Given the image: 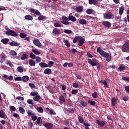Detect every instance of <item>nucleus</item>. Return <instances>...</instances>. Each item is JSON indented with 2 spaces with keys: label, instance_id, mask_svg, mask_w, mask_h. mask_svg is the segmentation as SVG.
Masks as SVG:
<instances>
[{
  "label": "nucleus",
  "instance_id": "f257e3e1",
  "mask_svg": "<svg viewBox=\"0 0 129 129\" xmlns=\"http://www.w3.org/2000/svg\"><path fill=\"white\" fill-rule=\"evenodd\" d=\"M31 13L34 14V15H36V16H39L38 17V20L39 21H42V20H46V18L44 16V15H41V13L39 12V11L35 9H31L30 10Z\"/></svg>",
  "mask_w": 129,
  "mask_h": 129
},
{
  "label": "nucleus",
  "instance_id": "f03ea898",
  "mask_svg": "<svg viewBox=\"0 0 129 129\" xmlns=\"http://www.w3.org/2000/svg\"><path fill=\"white\" fill-rule=\"evenodd\" d=\"M6 35L9 36H13V37H19V34L17 33L15 31L8 29V31L6 32Z\"/></svg>",
  "mask_w": 129,
  "mask_h": 129
},
{
  "label": "nucleus",
  "instance_id": "7ed1b4c3",
  "mask_svg": "<svg viewBox=\"0 0 129 129\" xmlns=\"http://www.w3.org/2000/svg\"><path fill=\"white\" fill-rule=\"evenodd\" d=\"M122 51L126 53H129V40L125 41L123 45Z\"/></svg>",
  "mask_w": 129,
  "mask_h": 129
},
{
  "label": "nucleus",
  "instance_id": "20e7f679",
  "mask_svg": "<svg viewBox=\"0 0 129 129\" xmlns=\"http://www.w3.org/2000/svg\"><path fill=\"white\" fill-rule=\"evenodd\" d=\"M102 57L103 58H106L107 62H110L111 61V54H109L107 52H105V51L102 54Z\"/></svg>",
  "mask_w": 129,
  "mask_h": 129
},
{
  "label": "nucleus",
  "instance_id": "39448f33",
  "mask_svg": "<svg viewBox=\"0 0 129 129\" xmlns=\"http://www.w3.org/2000/svg\"><path fill=\"white\" fill-rule=\"evenodd\" d=\"M88 63L90 64V65H92V66H97V60H96V58H92V60L91 59L89 58L88 59Z\"/></svg>",
  "mask_w": 129,
  "mask_h": 129
},
{
  "label": "nucleus",
  "instance_id": "423d86ee",
  "mask_svg": "<svg viewBox=\"0 0 129 129\" xmlns=\"http://www.w3.org/2000/svg\"><path fill=\"white\" fill-rule=\"evenodd\" d=\"M112 13L111 12H107L103 14V18L104 19H110L112 18Z\"/></svg>",
  "mask_w": 129,
  "mask_h": 129
},
{
  "label": "nucleus",
  "instance_id": "0eeeda50",
  "mask_svg": "<svg viewBox=\"0 0 129 129\" xmlns=\"http://www.w3.org/2000/svg\"><path fill=\"white\" fill-rule=\"evenodd\" d=\"M58 102L61 105H62V104L63 103H65V102H66V99H65V97L62 95H60L58 98Z\"/></svg>",
  "mask_w": 129,
  "mask_h": 129
},
{
  "label": "nucleus",
  "instance_id": "6e6552de",
  "mask_svg": "<svg viewBox=\"0 0 129 129\" xmlns=\"http://www.w3.org/2000/svg\"><path fill=\"white\" fill-rule=\"evenodd\" d=\"M78 42L79 46H83V44L85 43V39L82 37H79Z\"/></svg>",
  "mask_w": 129,
  "mask_h": 129
},
{
  "label": "nucleus",
  "instance_id": "1a4fd4ad",
  "mask_svg": "<svg viewBox=\"0 0 129 129\" xmlns=\"http://www.w3.org/2000/svg\"><path fill=\"white\" fill-rule=\"evenodd\" d=\"M43 125L47 129H52V128H53V123H49V122L44 123L43 124Z\"/></svg>",
  "mask_w": 129,
  "mask_h": 129
},
{
  "label": "nucleus",
  "instance_id": "9d476101",
  "mask_svg": "<svg viewBox=\"0 0 129 129\" xmlns=\"http://www.w3.org/2000/svg\"><path fill=\"white\" fill-rule=\"evenodd\" d=\"M33 44L35 45V46H37V47H39V48H41V42H40V41H39L38 39H34L33 41Z\"/></svg>",
  "mask_w": 129,
  "mask_h": 129
},
{
  "label": "nucleus",
  "instance_id": "9b49d317",
  "mask_svg": "<svg viewBox=\"0 0 129 129\" xmlns=\"http://www.w3.org/2000/svg\"><path fill=\"white\" fill-rule=\"evenodd\" d=\"M102 25H103L104 27H106V28H110V27H111V23L108 21H103Z\"/></svg>",
  "mask_w": 129,
  "mask_h": 129
},
{
  "label": "nucleus",
  "instance_id": "f8f14e48",
  "mask_svg": "<svg viewBox=\"0 0 129 129\" xmlns=\"http://www.w3.org/2000/svg\"><path fill=\"white\" fill-rule=\"evenodd\" d=\"M96 122L99 126L102 127L104 126V124H105V122L104 121H100L99 120H97Z\"/></svg>",
  "mask_w": 129,
  "mask_h": 129
},
{
  "label": "nucleus",
  "instance_id": "ddd939ff",
  "mask_svg": "<svg viewBox=\"0 0 129 129\" xmlns=\"http://www.w3.org/2000/svg\"><path fill=\"white\" fill-rule=\"evenodd\" d=\"M9 45L13 46H20V43L17 41H12L9 43Z\"/></svg>",
  "mask_w": 129,
  "mask_h": 129
},
{
  "label": "nucleus",
  "instance_id": "4468645a",
  "mask_svg": "<svg viewBox=\"0 0 129 129\" xmlns=\"http://www.w3.org/2000/svg\"><path fill=\"white\" fill-rule=\"evenodd\" d=\"M60 29H57L56 28H55L53 29L52 33L54 35H59V34H60Z\"/></svg>",
  "mask_w": 129,
  "mask_h": 129
},
{
  "label": "nucleus",
  "instance_id": "2eb2a0df",
  "mask_svg": "<svg viewBox=\"0 0 129 129\" xmlns=\"http://www.w3.org/2000/svg\"><path fill=\"white\" fill-rule=\"evenodd\" d=\"M44 74H47V75H50L52 74V70L50 69H46L44 71Z\"/></svg>",
  "mask_w": 129,
  "mask_h": 129
},
{
  "label": "nucleus",
  "instance_id": "dca6fc26",
  "mask_svg": "<svg viewBox=\"0 0 129 129\" xmlns=\"http://www.w3.org/2000/svg\"><path fill=\"white\" fill-rule=\"evenodd\" d=\"M75 10L77 12H78V13H80L83 11V6H78L75 8Z\"/></svg>",
  "mask_w": 129,
  "mask_h": 129
},
{
  "label": "nucleus",
  "instance_id": "f3484780",
  "mask_svg": "<svg viewBox=\"0 0 129 129\" xmlns=\"http://www.w3.org/2000/svg\"><path fill=\"white\" fill-rule=\"evenodd\" d=\"M6 113L5 112V111H4V110H0V117L1 118H6Z\"/></svg>",
  "mask_w": 129,
  "mask_h": 129
},
{
  "label": "nucleus",
  "instance_id": "a211bd4d",
  "mask_svg": "<svg viewBox=\"0 0 129 129\" xmlns=\"http://www.w3.org/2000/svg\"><path fill=\"white\" fill-rule=\"evenodd\" d=\"M2 43H3L4 45H7L9 42H10V39L9 38H4L1 40Z\"/></svg>",
  "mask_w": 129,
  "mask_h": 129
},
{
  "label": "nucleus",
  "instance_id": "6ab92c4d",
  "mask_svg": "<svg viewBox=\"0 0 129 129\" xmlns=\"http://www.w3.org/2000/svg\"><path fill=\"white\" fill-rule=\"evenodd\" d=\"M69 21H72V22H76V18L72 15L69 16Z\"/></svg>",
  "mask_w": 129,
  "mask_h": 129
},
{
  "label": "nucleus",
  "instance_id": "aec40b11",
  "mask_svg": "<svg viewBox=\"0 0 129 129\" xmlns=\"http://www.w3.org/2000/svg\"><path fill=\"white\" fill-rule=\"evenodd\" d=\"M29 64L30 66H33L34 67L36 66V62L32 59L29 60Z\"/></svg>",
  "mask_w": 129,
  "mask_h": 129
},
{
  "label": "nucleus",
  "instance_id": "412c9836",
  "mask_svg": "<svg viewBox=\"0 0 129 129\" xmlns=\"http://www.w3.org/2000/svg\"><path fill=\"white\" fill-rule=\"evenodd\" d=\"M29 79H30V78L28 76H24L22 77V81H24V82H28V81H29Z\"/></svg>",
  "mask_w": 129,
  "mask_h": 129
},
{
  "label": "nucleus",
  "instance_id": "4be33fe9",
  "mask_svg": "<svg viewBox=\"0 0 129 129\" xmlns=\"http://www.w3.org/2000/svg\"><path fill=\"white\" fill-rule=\"evenodd\" d=\"M97 52L98 53H99L100 55H101V56L102 55L103 53H104V51L102 50L101 47H100L97 48Z\"/></svg>",
  "mask_w": 129,
  "mask_h": 129
},
{
  "label": "nucleus",
  "instance_id": "5701e85b",
  "mask_svg": "<svg viewBox=\"0 0 129 129\" xmlns=\"http://www.w3.org/2000/svg\"><path fill=\"white\" fill-rule=\"evenodd\" d=\"M3 77L6 79H9V80H13L14 79V77L13 76H10L9 77L7 75H4Z\"/></svg>",
  "mask_w": 129,
  "mask_h": 129
},
{
  "label": "nucleus",
  "instance_id": "b1692460",
  "mask_svg": "<svg viewBox=\"0 0 129 129\" xmlns=\"http://www.w3.org/2000/svg\"><path fill=\"white\" fill-rule=\"evenodd\" d=\"M33 99L34 100V101H39V100L41 99V96L37 95L35 97H33Z\"/></svg>",
  "mask_w": 129,
  "mask_h": 129
},
{
  "label": "nucleus",
  "instance_id": "393cba45",
  "mask_svg": "<svg viewBox=\"0 0 129 129\" xmlns=\"http://www.w3.org/2000/svg\"><path fill=\"white\" fill-rule=\"evenodd\" d=\"M116 101H117L116 98H115V97H113L111 100V104L113 105V106H115V104H116Z\"/></svg>",
  "mask_w": 129,
  "mask_h": 129
},
{
  "label": "nucleus",
  "instance_id": "a878e982",
  "mask_svg": "<svg viewBox=\"0 0 129 129\" xmlns=\"http://www.w3.org/2000/svg\"><path fill=\"white\" fill-rule=\"evenodd\" d=\"M39 65L41 68H45V67H48V66H49L48 64L45 62H40L39 63Z\"/></svg>",
  "mask_w": 129,
  "mask_h": 129
},
{
  "label": "nucleus",
  "instance_id": "bb28decb",
  "mask_svg": "<svg viewBox=\"0 0 129 129\" xmlns=\"http://www.w3.org/2000/svg\"><path fill=\"white\" fill-rule=\"evenodd\" d=\"M125 70V68L123 67V66H120L117 70V71H120V72H121V71H124Z\"/></svg>",
  "mask_w": 129,
  "mask_h": 129
},
{
  "label": "nucleus",
  "instance_id": "cd10ccee",
  "mask_svg": "<svg viewBox=\"0 0 129 129\" xmlns=\"http://www.w3.org/2000/svg\"><path fill=\"white\" fill-rule=\"evenodd\" d=\"M25 19L27 21H32L33 20V17L30 15H28L25 16Z\"/></svg>",
  "mask_w": 129,
  "mask_h": 129
},
{
  "label": "nucleus",
  "instance_id": "c85d7f7f",
  "mask_svg": "<svg viewBox=\"0 0 129 129\" xmlns=\"http://www.w3.org/2000/svg\"><path fill=\"white\" fill-rule=\"evenodd\" d=\"M79 24L81 25H86L87 24V22H86V20L85 19H81L79 21Z\"/></svg>",
  "mask_w": 129,
  "mask_h": 129
},
{
  "label": "nucleus",
  "instance_id": "c756f323",
  "mask_svg": "<svg viewBox=\"0 0 129 129\" xmlns=\"http://www.w3.org/2000/svg\"><path fill=\"white\" fill-rule=\"evenodd\" d=\"M28 54L24 53L22 55L21 57V60H26V59H28Z\"/></svg>",
  "mask_w": 129,
  "mask_h": 129
},
{
  "label": "nucleus",
  "instance_id": "7c9ffc66",
  "mask_svg": "<svg viewBox=\"0 0 129 129\" xmlns=\"http://www.w3.org/2000/svg\"><path fill=\"white\" fill-rule=\"evenodd\" d=\"M36 110L40 113H43L44 112V109L42 107H39L36 108Z\"/></svg>",
  "mask_w": 129,
  "mask_h": 129
},
{
  "label": "nucleus",
  "instance_id": "2f4dec72",
  "mask_svg": "<svg viewBox=\"0 0 129 129\" xmlns=\"http://www.w3.org/2000/svg\"><path fill=\"white\" fill-rule=\"evenodd\" d=\"M66 110H67V111L69 112V113H74V111H75L74 109L73 108H66Z\"/></svg>",
  "mask_w": 129,
  "mask_h": 129
},
{
  "label": "nucleus",
  "instance_id": "473e14b6",
  "mask_svg": "<svg viewBox=\"0 0 129 129\" xmlns=\"http://www.w3.org/2000/svg\"><path fill=\"white\" fill-rule=\"evenodd\" d=\"M17 71L20 73H23L24 72V69L22 67H18L17 69Z\"/></svg>",
  "mask_w": 129,
  "mask_h": 129
},
{
  "label": "nucleus",
  "instance_id": "72a5a7b5",
  "mask_svg": "<svg viewBox=\"0 0 129 129\" xmlns=\"http://www.w3.org/2000/svg\"><path fill=\"white\" fill-rule=\"evenodd\" d=\"M78 119H79V121L81 123H84V118H83V117L81 116H78Z\"/></svg>",
  "mask_w": 129,
  "mask_h": 129
},
{
  "label": "nucleus",
  "instance_id": "f704fd0d",
  "mask_svg": "<svg viewBox=\"0 0 129 129\" xmlns=\"http://www.w3.org/2000/svg\"><path fill=\"white\" fill-rule=\"evenodd\" d=\"M123 11H124V7L123 6H121L119 8V14L120 15H122L123 14Z\"/></svg>",
  "mask_w": 129,
  "mask_h": 129
},
{
  "label": "nucleus",
  "instance_id": "c9c22d12",
  "mask_svg": "<svg viewBox=\"0 0 129 129\" xmlns=\"http://www.w3.org/2000/svg\"><path fill=\"white\" fill-rule=\"evenodd\" d=\"M19 111L22 114H25V109L23 107H20L19 108Z\"/></svg>",
  "mask_w": 129,
  "mask_h": 129
},
{
  "label": "nucleus",
  "instance_id": "e433bc0d",
  "mask_svg": "<svg viewBox=\"0 0 129 129\" xmlns=\"http://www.w3.org/2000/svg\"><path fill=\"white\" fill-rule=\"evenodd\" d=\"M32 51L33 52V53L35 54V55H40V54H41V52L36 49H32Z\"/></svg>",
  "mask_w": 129,
  "mask_h": 129
},
{
  "label": "nucleus",
  "instance_id": "4c0bfd02",
  "mask_svg": "<svg viewBox=\"0 0 129 129\" xmlns=\"http://www.w3.org/2000/svg\"><path fill=\"white\" fill-rule=\"evenodd\" d=\"M88 103L90 105H93V106H94V105H95L96 103L95 101H92V100H89L88 101Z\"/></svg>",
  "mask_w": 129,
  "mask_h": 129
},
{
  "label": "nucleus",
  "instance_id": "58836bf2",
  "mask_svg": "<svg viewBox=\"0 0 129 129\" xmlns=\"http://www.w3.org/2000/svg\"><path fill=\"white\" fill-rule=\"evenodd\" d=\"M30 95H31V96H34V97H35V96L39 95V93H37V92L34 91L31 93Z\"/></svg>",
  "mask_w": 129,
  "mask_h": 129
},
{
  "label": "nucleus",
  "instance_id": "ea45409f",
  "mask_svg": "<svg viewBox=\"0 0 129 129\" xmlns=\"http://www.w3.org/2000/svg\"><path fill=\"white\" fill-rule=\"evenodd\" d=\"M27 114L28 115H30L31 116H33V115H36V114L35 113H32V110H29L27 111Z\"/></svg>",
  "mask_w": 129,
  "mask_h": 129
},
{
  "label": "nucleus",
  "instance_id": "a19ab883",
  "mask_svg": "<svg viewBox=\"0 0 129 129\" xmlns=\"http://www.w3.org/2000/svg\"><path fill=\"white\" fill-rule=\"evenodd\" d=\"M70 53H71L73 54V55H74L76 53H77V50L75 49H72L71 50H70Z\"/></svg>",
  "mask_w": 129,
  "mask_h": 129
},
{
  "label": "nucleus",
  "instance_id": "79ce46f5",
  "mask_svg": "<svg viewBox=\"0 0 129 129\" xmlns=\"http://www.w3.org/2000/svg\"><path fill=\"white\" fill-rule=\"evenodd\" d=\"M78 92V90L77 89H74V90H72L71 91L72 94H74V95H76Z\"/></svg>",
  "mask_w": 129,
  "mask_h": 129
},
{
  "label": "nucleus",
  "instance_id": "37998d69",
  "mask_svg": "<svg viewBox=\"0 0 129 129\" xmlns=\"http://www.w3.org/2000/svg\"><path fill=\"white\" fill-rule=\"evenodd\" d=\"M63 42L65 43L66 46H67V47H70V42H69L68 40H65L63 41Z\"/></svg>",
  "mask_w": 129,
  "mask_h": 129
},
{
  "label": "nucleus",
  "instance_id": "c03bdc74",
  "mask_svg": "<svg viewBox=\"0 0 129 129\" xmlns=\"http://www.w3.org/2000/svg\"><path fill=\"white\" fill-rule=\"evenodd\" d=\"M19 36L20 38H25L26 37H27V34H26V33H21L19 34Z\"/></svg>",
  "mask_w": 129,
  "mask_h": 129
},
{
  "label": "nucleus",
  "instance_id": "a18cd8bd",
  "mask_svg": "<svg viewBox=\"0 0 129 129\" xmlns=\"http://www.w3.org/2000/svg\"><path fill=\"white\" fill-rule=\"evenodd\" d=\"M93 12V11L92 10V9H88L86 11V13H87V14H88V15H91V14H92Z\"/></svg>",
  "mask_w": 129,
  "mask_h": 129
},
{
  "label": "nucleus",
  "instance_id": "49530a36",
  "mask_svg": "<svg viewBox=\"0 0 129 129\" xmlns=\"http://www.w3.org/2000/svg\"><path fill=\"white\" fill-rule=\"evenodd\" d=\"M10 53L11 55H12V56H17V55H18V54L17 53V52L16 51H15V50H11L10 51Z\"/></svg>",
  "mask_w": 129,
  "mask_h": 129
},
{
  "label": "nucleus",
  "instance_id": "de8ad7c7",
  "mask_svg": "<svg viewBox=\"0 0 129 129\" xmlns=\"http://www.w3.org/2000/svg\"><path fill=\"white\" fill-rule=\"evenodd\" d=\"M79 39V36H76V37H75L74 38L73 40V43H77V41H78Z\"/></svg>",
  "mask_w": 129,
  "mask_h": 129
},
{
  "label": "nucleus",
  "instance_id": "09e8293b",
  "mask_svg": "<svg viewBox=\"0 0 129 129\" xmlns=\"http://www.w3.org/2000/svg\"><path fill=\"white\" fill-rule=\"evenodd\" d=\"M6 64L7 65H9V66H10V67H14V64H13V63H12V61H11L10 60H7L6 61Z\"/></svg>",
  "mask_w": 129,
  "mask_h": 129
},
{
  "label": "nucleus",
  "instance_id": "8fccbe9b",
  "mask_svg": "<svg viewBox=\"0 0 129 129\" xmlns=\"http://www.w3.org/2000/svg\"><path fill=\"white\" fill-rule=\"evenodd\" d=\"M36 55L33 53V52L30 53V58H31V59H36Z\"/></svg>",
  "mask_w": 129,
  "mask_h": 129
},
{
  "label": "nucleus",
  "instance_id": "3c124183",
  "mask_svg": "<svg viewBox=\"0 0 129 129\" xmlns=\"http://www.w3.org/2000/svg\"><path fill=\"white\" fill-rule=\"evenodd\" d=\"M92 96L93 97V98H97V92H94L92 94Z\"/></svg>",
  "mask_w": 129,
  "mask_h": 129
},
{
  "label": "nucleus",
  "instance_id": "603ef678",
  "mask_svg": "<svg viewBox=\"0 0 129 129\" xmlns=\"http://www.w3.org/2000/svg\"><path fill=\"white\" fill-rule=\"evenodd\" d=\"M35 59L36 62H37L38 63H39V62H41L42 61V58H41V57H40L39 56H37L35 58Z\"/></svg>",
  "mask_w": 129,
  "mask_h": 129
},
{
  "label": "nucleus",
  "instance_id": "864d4df0",
  "mask_svg": "<svg viewBox=\"0 0 129 129\" xmlns=\"http://www.w3.org/2000/svg\"><path fill=\"white\" fill-rule=\"evenodd\" d=\"M54 64V62L52 61H50L48 62V67H49V68H51V67L53 66V64Z\"/></svg>",
  "mask_w": 129,
  "mask_h": 129
},
{
  "label": "nucleus",
  "instance_id": "5fc2aeb1",
  "mask_svg": "<svg viewBox=\"0 0 129 129\" xmlns=\"http://www.w3.org/2000/svg\"><path fill=\"white\" fill-rule=\"evenodd\" d=\"M60 23L63 24V25H69V24H70L69 21H64V20L60 21Z\"/></svg>",
  "mask_w": 129,
  "mask_h": 129
},
{
  "label": "nucleus",
  "instance_id": "6e6d98bb",
  "mask_svg": "<svg viewBox=\"0 0 129 129\" xmlns=\"http://www.w3.org/2000/svg\"><path fill=\"white\" fill-rule=\"evenodd\" d=\"M27 103H28V104H31V105H34V103L33 102V100L32 99L27 100Z\"/></svg>",
  "mask_w": 129,
  "mask_h": 129
},
{
  "label": "nucleus",
  "instance_id": "4d7b16f0",
  "mask_svg": "<svg viewBox=\"0 0 129 129\" xmlns=\"http://www.w3.org/2000/svg\"><path fill=\"white\" fill-rule=\"evenodd\" d=\"M31 118L33 121H35V120H37L38 117H37V116H35V115H33L31 116Z\"/></svg>",
  "mask_w": 129,
  "mask_h": 129
},
{
  "label": "nucleus",
  "instance_id": "13d9d810",
  "mask_svg": "<svg viewBox=\"0 0 129 129\" xmlns=\"http://www.w3.org/2000/svg\"><path fill=\"white\" fill-rule=\"evenodd\" d=\"M41 120H42V117H38L36 120V123H37V124H39V123H40V122H41Z\"/></svg>",
  "mask_w": 129,
  "mask_h": 129
},
{
  "label": "nucleus",
  "instance_id": "bf43d9fd",
  "mask_svg": "<svg viewBox=\"0 0 129 129\" xmlns=\"http://www.w3.org/2000/svg\"><path fill=\"white\" fill-rule=\"evenodd\" d=\"M73 87L75 88H78V87H79V85L77 83H73Z\"/></svg>",
  "mask_w": 129,
  "mask_h": 129
},
{
  "label": "nucleus",
  "instance_id": "052dcab7",
  "mask_svg": "<svg viewBox=\"0 0 129 129\" xmlns=\"http://www.w3.org/2000/svg\"><path fill=\"white\" fill-rule=\"evenodd\" d=\"M16 99H17L18 100H22V101L25 100V98L21 96H18L17 97H16Z\"/></svg>",
  "mask_w": 129,
  "mask_h": 129
},
{
  "label": "nucleus",
  "instance_id": "680f3d73",
  "mask_svg": "<svg viewBox=\"0 0 129 129\" xmlns=\"http://www.w3.org/2000/svg\"><path fill=\"white\" fill-rule=\"evenodd\" d=\"M64 33H65L66 34H71V33H72V31L69 29H66L64 31Z\"/></svg>",
  "mask_w": 129,
  "mask_h": 129
},
{
  "label": "nucleus",
  "instance_id": "e2e57ef3",
  "mask_svg": "<svg viewBox=\"0 0 129 129\" xmlns=\"http://www.w3.org/2000/svg\"><path fill=\"white\" fill-rule=\"evenodd\" d=\"M10 110L11 111H16V107L14 106H10Z\"/></svg>",
  "mask_w": 129,
  "mask_h": 129
},
{
  "label": "nucleus",
  "instance_id": "0e129e2a",
  "mask_svg": "<svg viewBox=\"0 0 129 129\" xmlns=\"http://www.w3.org/2000/svg\"><path fill=\"white\" fill-rule=\"evenodd\" d=\"M54 27H55V28H59L60 27H61V25H60V24L58 23H55L53 24Z\"/></svg>",
  "mask_w": 129,
  "mask_h": 129
},
{
  "label": "nucleus",
  "instance_id": "69168bd1",
  "mask_svg": "<svg viewBox=\"0 0 129 129\" xmlns=\"http://www.w3.org/2000/svg\"><path fill=\"white\" fill-rule=\"evenodd\" d=\"M80 103H81V105L84 106V107H85V106H86L87 105V103H86L85 102L81 101Z\"/></svg>",
  "mask_w": 129,
  "mask_h": 129
},
{
  "label": "nucleus",
  "instance_id": "338daca9",
  "mask_svg": "<svg viewBox=\"0 0 129 129\" xmlns=\"http://www.w3.org/2000/svg\"><path fill=\"white\" fill-rule=\"evenodd\" d=\"M123 80H125V81H129V77H123L122 78Z\"/></svg>",
  "mask_w": 129,
  "mask_h": 129
},
{
  "label": "nucleus",
  "instance_id": "774afa93",
  "mask_svg": "<svg viewBox=\"0 0 129 129\" xmlns=\"http://www.w3.org/2000/svg\"><path fill=\"white\" fill-rule=\"evenodd\" d=\"M102 84L104 85L105 87H107V82L106 80L103 81Z\"/></svg>",
  "mask_w": 129,
  "mask_h": 129
}]
</instances>
